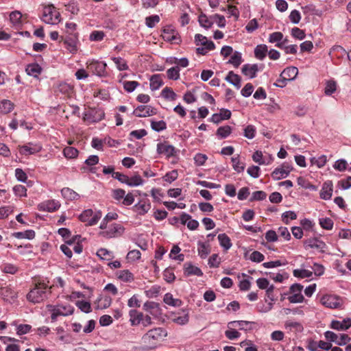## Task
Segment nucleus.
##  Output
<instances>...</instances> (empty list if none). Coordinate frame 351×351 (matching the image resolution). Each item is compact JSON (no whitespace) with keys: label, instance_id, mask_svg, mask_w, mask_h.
<instances>
[{"label":"nucleus","instance_id":"1","mask_svg":"<svg viewBox=\"0 0 351 351\" xmlns=\"http://www.w3.org/2000/svg\"><path fill=\"white\" fill-rule=\"evenodd\" d=\"M167 336V331L160 327L148 330L143 337L142 342L147 349H154Z\"/></svg>","mask_w":351,"mask_h":351},{"label":"nucleus","instance_id":"2","mask_svg":"<svg viewBox=\"0 0 351 351\" xmlns=\"http://www.w3.org/2000/svg\"><path fill=\"white\" fill-rule=\"evenodd\" d=\"M49 286L44 282H38L27 295L29 301L38 303L44 300L47 296V289Z\"/></svg>","mask_w":351,"mask_h":351},{"label":"nucleus","instance_id":"3","mask_svg":"<svg viewBox=\"0 0 351 351\" xmlns=\"http://www.w3.org/2000/svg\"><path fill=\"white\" fill-rule=\"evenodd\" d=\"M48 311L51 312V318L55 321L58 316H67L72 315L74 308L71 305H47Z\"/></svg>","mask_w":351,"mask_h":351},{"label":"nucleus","instance_id":"4","mask_svg":"<svg viewBox=\"0 0 351 351\" xmlns=\"http://www.w3.org/2000/svg\"><path fill=\"white\" fill-rule=\"evenodd\" d=\"M60 13L53 5L44 8L43 21L48 24H56L60 21Z\"/></svg>","mask_w":351,"mask_h":351},{"label":"nucleus","instance_id":"5","mask_svg":"<svg viewBox=\"0 0 351 351\" xmlns=\"http://www.w3.org/2000/svg\"><path fill=\"white\" fill-rule=\"evenodd\" d=\"M101 217V213L97 211L94 213L91 209L84 210L80 215V219L83 222H87L88 226L96 224Z\"/></svg>","mask_w":351,"mask_h":351},{"label":"nucleus","instance_id":"6","mask_svg":"<svg viewBox=\"0 0 351 351\" xmlns=\"http://www.w3.org/2000/svg\"><path fill=\"white\" fill-rule=\"evenodd\" d=\"M104 117V112L99 108H90L83 117V119L88 123L100 121Z\"/></svg>","mask_w":351,"mask_h":351},{"label":"nucleus","instance_id":"7","mask_svg":"<svg viewBox=\"0 0 351 351\" xmlns=\"http://www.w3.org/2000/svg\"><path fill=\"white\" fill-rule=\"evenodd\" d=\"M99 233V235L106 239H111L121 236L124 230L122 226L114 223Z\"/></svg>","mask_w":351,"mask_h":351},{"label":"nucleus","instance_id":"8","mask_svg":"<svg viewBox=\"0 0 351 351\" xmlns=\"http://www.w3.org/2000/svg\"><path fill=\"white\" fill-rule=\"evenodd\" d=\"M106 62L93 60L88 64L87 69L97 75L106 76Z\"/></svg>","mask_w":351,"mask_h":351},{"label":"nucleus","instance_id":"9","mask_svg":"<svg viewBox=\"0 0 351 351\" xmlns=\"http://www.w3.org/2000/svg\"><path fill=\"white\" fill-rule=\"evenodd\" d=\"M18 150L21 155L28 156L38 153L42 149L40 144L28 143L24 145H19Z\"/></svg>","mask_w":351,"mask_h":351},{"label":"nucleus","instance_id":"10","mask_svg":"<svg viewBox=\"0 0 351 351\" xmlns=\"http://www.w3.org/2000/svg\"><path fill=\"white\" fill-rule=\"evenodd\" d=\"M303 287L300 284H294L290 287V291L292 293L288 298L291 303H300L304 300V296L302 295L301 291Z\"/></svg>","mask_w":351,"mask_h":351},{"label":"nucleus","instance_id":"11","mask_svg":"<svg viewBox=\"0 0 351 351\" xmlns=\"http://www.w3.org/2000/svg\"><path fill=\"white\" fill-rule=\"evenodd\" d=\"M341 300L336 295H326L321 298V303L326 307L336 308L340 306Z\"/></svg>","mask_w":351,"mask_h":351},{"label":"nucleus","instance_id":"12","mask_svg":"<svg viewBox=\"0 0 351 351\" xmlns=\"http://www.w3.org/2000/svg\"><path fill=\"white\" fill-rule=\"evenodd\" d=\"M156 109L151 106H139L133 112V114L138 117H146L156 114Z\"/></svg>","mask_w":351,"mask_h":351},{"label":"nucleus","instance_id":"13","mask_svg":"<svg viewBox=\"0 0 351 351\" xmlns=\"http://www.w3.org/2000/svg\"><path fill=\"white\" fill-rule=\"evenodd\" d=\"M157 152L169 158L175 155V147L167 142L160 143L157 145Z\"/></svg>","mask_w":351,"mask_h":351},{"label":"nucleus","instance_id":"14","mask_svg":"<svg viewBox=\"0 0 351 351\" xmlns=\"http://www.w3.org/2000/svg\"><path fill=\"white\" fill-rule=\"evenodd\" d=\"M143 309L154 317H158L161 315V309L159 304L147 301L143 304Z\"/></svg>","mask_w":351,"mask_h":351},{"label":"nucleus","instance_id":"15","mask_svg":"<svg viewBox=\"0 0 351 351\" xmlns=\"http://www.w3.org/2000/svg\"><path fill=\"white\" fill-rule=\"evenodd\" d=\"M292 168L288 165H283L281 167L276 169L271 173V177L276 180L286 178L291 172Z\"/></svg>","mask_w":351,"mask_h":351},{"label":"nucleus","instance_id":"16","mask_svg":"<svg viewBox=\"0 0 351 351\" xmlns=\"http://www.w3.org/2000/svg\"><path fill=\"white\" fill-rule=\"evenodd\" d=\"M178 315L175 313H171V318L174 323L179 325H185L189 322V313L186 311L181 310Z\"/></svg>","mask_w":351,"mask_h":351},{"label":"nucleus","instance_id":"17","mask_svg":"<svg viewBox=\"0 0 351 351\" xmlns=\"http://www.w3.org/2000/svg\"><path fill=\"white\" fill-rule=\"evenodd\" d=\"M58 202L52 200H48L39 204L38 208L40 210L53 212L58 210L60 207Z\"/></svg>","mask_w":351,"mask_h":351},{"label":"nucleus","instance_id":"18","mask_svg":"<svg viewBox=\"0 0 351 351\" xmlns=\"http://www.w3.org/2000/svg\"><path fill=\"white\" fill-rule=\"evenodd\" d=\"M285 328L290 332L298 333L303 331V326L299 322L287 320L285 323Z\"/></svg>","mask_w":351,"mask_h":351},{"label":"nucleus","instance_id":"19","mask_svg":"<svg viewBox=\"0 0 351 351\" xmlns=\"http://www.w3.org/2000/svg\"><path fill=\"white\" fill-rule=\"evenodd\" d=\"M180 220L182 224H186L191 230H196L199 226V222L197 220L192 219L191 217L186 213L181 215Z\"/></svg>","mask_w":351,"mask_h":351},{"label":"nucleus","instance_id":"20","mask_svg":"<svg viewBox=\"0 0 351 351\" xmlns=\"http://www.w3.org/2000/svg\"><path fill=\"white\" fill-rule=\"evenodd\" d=\"M241 70H242V73L243 75H245V76L252 79V78L255 77L256 73L258 71V65L256 64H246L243 66Z\"/></svg>","mask_w":351,"mask_h":351},{"label":"nucleus","instance_id":"21","mask_svg":"<svg viewBox=\"0 0 351 351\" xmlns=\"http://www.w3.org/2000/svg\"><path fill=\"white\" fill-rule=\"evenodd\" d=\"M332 194V184L330 181L324 182L320 191V197L323 199H329Z\"/></svg>","mask_w":351,"mask_h":351},{"label":"nucleus","instance_id":"22","mask_svg":"<svg viewBox=\"0 0 351 351\" xmlns=\"http://www.w3.org/2000/svg\"><path fill=\"white\" fill-rule=\"evenodd\" d=\"M43 71L42 67L38 63H32L27 66L25 72L29 76L38 77Z\"/></svg>","mask_w":351,"mask_h":351},{"label":"nucleus","instance_id":"23","mask_svg":"<svg viewBox=\"0 0 351 351\" xmlns=\"http://www.w3.org/2000/svg\"><path fill=\"white\" fill-rule=\"evenodd\" d=\"M254 324V322H248V321H232L228 323V327H239L240 330H252V326Z\"/></svg>","mask_w":351,"mask_h":351},{"label":"nucleus","instance_id":"24","mask_svg":"<svg viewBox=\"0 0 351 351\" xmlns=\"http://www.w3.org/2000/svg\"><path fill=\"white\" fill-rule=\"evenodd\" d=\"M298 70L295 66H289L285 69L280 74V77L287 78L289 81L294 80L298 75Z\"/></svg>","mask_w":351,"mask_h":351},{"label":"nucleus","instance_id":"25","mask_svg":"<svg viewBox=\"0 0 351 351\" xmlns=\"http://www.w3.org/2000/svg\"><path fill=\"white\" fill-rule=\"evenodd\" d=\"M130 322L132 326H137L143 319V314L136 310H131L129 312Z\"/></svg>","mask_w":351,"mask_h":351},{"label":"nucleus","instance_id":"26","mask_svg":"<svg viewBox=\"0 0 351 351\" xmlns=\"http://www.w3.org/2000/svg\"><path fill=\"white\" fill-rule=\"evenodd\" d=\"M117 277L118 279L125 282H131L134 280L133 274L128 269L117 271Z\"/></svg>","mask_w":351,"mask_h":351},{"label":"nucleus","instance_id":"27","mask_svg":"<svg viewBox=\"0 0 351 351\" xmlns=\"http://www.w3.org/2000/svg\"><path fill=\"white\" fill-rule=\"evenodd\" d=\"M1 295L4 300L11 302L17 298V293L11 288L5 287L1 289Z\"/></svg>","mask_w":351,"mask_h":351},{"label":"nucleus","instance_id":"28","mask_svg":"<svg viewBox=\"0 0 351 351\" xmlns=\"http://www.w3.org/2000/svg\"><path fill=\"white\" fill-rule=\"evenodd\" d=\"M184 272L186 276L195 275L197 276H201L203 274L201 269L199 267L194 266L191 264L184 265Z\"/></svg>","mask_w":351,"mask_h":351},{"label":"nucleus","instance_id":"29","mask_svg":"<svg viewBox=\"0 0 351 351\" xmlns=\"http://www.w3.org/2000/svg\"><path fill=\"white\" fill-rule=\"evenodd\" d=\"M226 80L236 86L237 88L241 87V77L233 71H230L228 73V75L226 77Z\"/></svg>","mask_w":351,"mask_h":351},{"label":"nucleus","instance_id":"30","mask_svg":"<svg viewBox=\"0 0 351 351\" xmlns=\"http://www.w3.org/2000/svg\"><path fill=\"white\" fill-rule=\"evenodd\" d=\"M163 301L165 304L172 306H180L182 301L180 299L174 298L171 293H167L164 295Z\"/></svg>","mask_w":351,"mask_h":351},{"label":"nucleus","instance_id":"31","mask_svg":"<svg viewBox=\"0 0 351 351\" xmlns=\"http://www.w3.org/2000/svg\"><path fill=\"white\" fill-rule=\"evenodd\" d=\"M348 324H344L339 321L333 320L330 324V327L337 330H344L348 329L351 326V319L348 318Z\"/></svg>","mask_w":351,"mask_h":351},{"label":"nucleus","instance_id":"32","mask_svg":"<svg viewBox=\"0 0 351 351\" xmlns=\"http://www.w3.org/2000/svg\"><path fill=\"white\" fill-rule=\"evenodd\" d=\"M306 244L311 248L319 249L321 250H323L325 247L324 243L315 238L307 240L306 241Z\"/></svg>","mask_w":351,"mask_h":351},{"label":"nucleus","instance_id":"33","mask_svg":"<svg viewBox=\"0 0 351 351\" xmlns=\"http://www.w3.org/2000/svg\"><path fill=\"white\" fill-rule=\"evenodd\" d=\"M217 238L220 245L226 250H229L232 247L230 239L226 234H219Z\"/></svg>","mask_w":351,"mask_h":351},{"label":"nucleus","instance_id":"34","mask_svg":"<svg viewBox=\"0 0 351 351\" xmlns=\"http://www.w3.org/2000/svg\"><path fill=\"white\" fill-rule=\"evenodd\" d=\"M62 196L68 200H74L79 198V195L75 191L69 188H64L61 191Z\"/></svg>","mask_w":351,"mask_h":351},{"label":"nucleus","instance_id":"35","mask_svg":"<svg viewBox=\"0 0 351 351\" xmlns=\"http://www.w3.org/2000/svg\"><path fill=\"white\" fill-rule=\"evenodd\" d=\"M198 254L202 258H205L210 252V246L208 243H198Z\"/></svg>","mask_w":351,"mask_h":351},{"label":"nucleus","instance_id":"36","mask_svg":"<svg viewBox=\"0 0 351 351\" xmlns=\"http://www.w3.org/2000/svg\"><path fill=\"white\" fill-rule=\"evenodd\" d=\"M162 85V80L159 75H154L150 78V88L152 90H158Z\"/></svg>","mask_w":351,"mask_h":351},{"label":"nucleus","instance_id":"37","mask_svg":"<svg viewBox=\"0 0 351 351\" xmlns=\"http://www.w3.org/2000/svg\"><path fill=\"white\" fill-rule=\"evenodd\" d=\"M14 108V104L9 100H3L0 102V112L8 114Z\"/></svg>","mask_w":351,"mask_h":351},{"label":"nucleus","instance_id":"38","mask_svg":"<svg viewBox=\"0 0 351 351\" xmlns=\"http://www.w3.org/2000/svg\"><path fill=\"white\" fill-rule=\"evenodd\" d=\"M231 160L232 162V167L234 171L237 173H241L244 171L245 167V163L240 161L239 156L232 157Z\"/></svg>","mask_w":351,"mask_h":351},{"label":"nucleus","instance_id":"39","mask_svg":"<svg viewBox=\"0 0 351 351\" xmlns=\"http://www.w3.org/2000/svg\"><path fill=\"white\" fill-rule=\"evenodd\" d=\"M134 208L139 215H145L149 210L151 204L146 202H139L135 205Z\"/></svg>","mask_w":351,"mask_h":351},{"label":"nucleus","instance_id":"40","mask_svg":"<svg viewBox=\"0 0 351 351\" xmlns=\"http://www.w3.org/2000/svg\"><path fill=\"white\" fill-rule=\"evenodd\" d=\"M112 303V299L109 296H103L97 300V306L98 308L104 309L108 308Z\"/></svg>","mask_w":351,"mask_h":351},{"label":"nucleus","instance_id":"41","mask_svg":"<svg viewBox=\"0 0 351 351\" xmlns=\"http://www.w3.org/2000/svg\"><path fill=\"white\" fill-rule=\"evenodd\" d=\"M73 90V86L66 82H61L56 86V91L69 95Z\"/></svg>","mask_w":351,"mask_h":351},{"label":"nucleus","instance_id":"42","mask_svg":"<svg viewBox=\"0 0 351 351\" xmlns=\"http://www.w3.org/2000/svg\"><path fill=\"white\" fill-rule=\"evenodd\" d=\"M14 237L18 239H32L35 237V232L34 230H29L25 232H18L13 234Z\"/></svg>","mask_w":351,"mask_h":351},{"label":"nucleus","instance_id":"43","mask_svg":"<svg viewBox=\"0 0 351 351\" xmlns=\"http://www.w3.org/2000/svg\"><path fill=\"white\" fill-rule=\"evenodd\" d=\"M267 51V46L265 45H260L255 48L254 54L256 58L263 60L265 57Z\"/></svg>","mask_w":351,"mask_h":351},{"label":"nucleus","instance_id":"44","mask_svg":"<svg viewBox=\"0 0 351 351\" xmlns=\"http://www.w3.org/2000/svg\"><path fill=\"white\" fill-rule=\"evenodd\" d=\"M97 255L101 259L106 261L111 260L114 257L112 252L109 251L106 248L99 249L97 252Z\"/></svg>","mask_w":351,"mask_h":351},{"label":"nucleus","instance_id":"45","mask_svg":"<svg viewBox=\"0 0 351 351\" xmlns=\"http://www.w3.org/2000/svg\"><path fill=\"white\" fill-rule=\"evenodd\" d=\"M112 61L114 62V64L117 65V68L119 71H125L128 69V66L127 64L126 61L123 59L122 58L118 57V58H112Z\"/></svg>","mask_w":351,"mask_h":351},{"label":"nucleus","instance_id":"46","mask_svg":"<svg viewBox=\"0 0 351 351\" xmlns=\"http://www.w3.org/2000/svg\"><path fill=\"white\" fill-rule=\"evenodd\" d=\"M215 48V44L213 41H210L208 44L202 45L201 47L197 48V53L201 55H206L208 51Z\"/></svg>","mask_w":351,"mask_h":351},{"label":"nucleus","instance_id":"47","mask_svg":"<svg viewBox=\"0 0 351 351\" xmlns=\"http://www.w3.org/2000/svg\"><path fill=\"white\" fill-rule=\"evenodd\" d=\"M63 154L67 158H75L78 156V150L73 147H66L63 150Z\"/></svg>","mask_w":351,"mask_h":351},{"label":"nucleus","instance_id":"48","mask_svg":"<svg viewBox=\"0 0 351 351\" xmlns=\"http://www.w3.org/2000/svg\"><path fill=\"white\" fill-rule=\"evenodd\" d=\"M162 96L169 100L174 101L177 98V95L170 88L165 87L161 93Z\"/></svg>","mask_w":351,"mask_h":351},{"label":"nucleus","instance_id":"49","mask_svg":"<svg viewBox=\"0 0 351 351\" xmlns=\"http://www.w3.org/2000/svg\"><path fill=\"white\" fill-rule=\"evenodd\" d=\"M22 14L19 11L12 12L10 14V20L14 25H19L21 24Z\"/></svg>","mask_w":351,"mask_h":351},{"label":"nucleus","instance_id":"50","mask_svg":"<svg viewBox=\"0 0 351 351\" xmlns=\"http://www.w3.org/2000/svg\"><path fill=\"white\" fill-rule=\"evenodd\" d=\"M232 132V128L229 125H225L220 127L217 130V135L219 136L221 138H226Z\"/></svg>","mask_w":351,"mask_h":351},{"label":"nucleus","instance_id":"51","mask_svg":"<svg viewBox=\"0 0 351 351\" xmlns=\"http://www.w3.org/2000/svg\"><path fill=\"white\" fill-rule=\"evenodd\" d=\"M169 79L176 80L180 77V69L178 66H173L169 69L167 71Z\"/></svg>","mask_w":351,"mask_h":351},{"label":"nucleus","instance_id":"52","mask_svg":"<svg viewBox=\"0 0 351 351\" xmlns=\"http://www.w3.org/2000/svg\"><path fill=\"white\" fill-rule=\"evenodd\" d=\"M293 276L297 278H309L312 276L313 272L307 269H294Z\"/></svg>","mask_w":351,"mask_h":351},{"label":"nucleus","instance_id":"53","mask_svg":"<svg viewBox=\"0 0 351 351\" xmlns=\"http://www.w3.org/2000/svg\"><path fill=\"white\" fill-rule=\"evenodd\" d=\"M327 162V158L325 155L321 156L319 158H312L311 162L312 165H315L318 168L323 167Z\"/></svg>","mask_w":351,"mask_h":351},{"label":"nucleus","instance_id":"54","mask_svg":"<svg viewBox=\"0 0 351 351\" xmlns=\"http://www.w3.org/2000/svg\"><path fill=\"white\" fill-rule=\"evenodd\" d=\"M242 62L241 55L239 52L235 51L232 56L228 62L235 67H238Z\"/></svg>","mask_w":351,"mask_h":351},{"label":"nucleus","instance_id":"55","mask_svg":"<svg viewBox=\"0 0 351 351\" xmlns=\"http://www.w3.org/2000/svg\"><path fill=\"white\" fill-rule=\"evenodd\" d=\"M143 182V179L139 175H135L132 178H129L128 185L130 186H136L141 185Z\"/></svg>","mask_w":351,"mask_h":351},{"label":"nucleus","instance_id":"56","mask_svg":"<svg viewBox=\"0 0 351 351\" xmlns=\"http://www.w3.org/2000/svg\"><path fill=\"white\" fill-rule=\"evenodd\" d=\"M319 224L326 230H331L333 227L332 220L328 217L319 219Z\"/></svg>","mask_w":351,"mask_h":351},{"label":"nucleus","instance_id":"57","mask_svg":"<svg viewBox=\"0 0 351 351\" xmlns=\"http://www.w3.org/2000/svg\"><path fill=\"white\" fill-rule=\"evenodd\" d=\"M291 35L294 38L298 39V40H303L306 37V34L304 30L300 29L298 27H293L291 29Z\"/></svg>","mask_w":351,"mask_h":351},{"label":"nucleus","instance_id":"58","mask_svg":"<svg viewBox=\"0 0 351 351\" xmlns=\"http://www.w3.org/2000/svg\"><path fill=\"white\" fill-rule=\"evenodd\" d=\"M221 262V258L217 254H213L208 259V265L210 267H218Z\"/></svg>","mask_w":351,"mask_h":351},{"label":"nucleus","instance_id":"59","mask_svg":"<svg viewBox=\"0 0 351 351\" xmlns=\"http://www.w3.org/2000/svg\"><path fill=\"white\" fill-rule=\"evenodd\" d=\"M14 193L16 195L19 197H25L27 195V189L26 188L21 184L16 185L13 188Z\"/></svg>","mask_w":351,"mask_h":351},{"label":"nucleus","instance_id":"60","mask_svg":"<svg viewBox=\"0 0 351 351\" xmlns=\"http://www.w3.org/2000/svg\"><path fill=\"white\" fill-rule=\"evenodd\" d=\"M228 328L229 330H227L225 332L226 337L228 339L232 340L239 337L240 333L237 330H234L232 326H230V328Z\"/></svg>","mask_w":351,"mask_h":351},{"label":"nucleus","instance_id":"61","mask_svg":"<svg viewBox=\"0 0 351 351\" xmlns=\"http://www.w3.org/2000/svg\"><path fill=\"white\" fill-rule=\"evenodd\" d=\"M152 128L157 132L163 130L166 128V123L163 121H152Z\"/></svg>","mask_w":351,"mask_h":351},{"label":"nucleus","instance_id":"62","mask_svg":"<svg viewBox=\"0 0 351 351\" xmlns=\"http://www.w3.org/2000/svg\"><path fill=\"white\" fill-rule=\"evenodd\" d=\"M15 176L16 179L22 182H26L27 180V176L26 173L21 169H16L15 170Z\"/></svg>","mask_w":351,"mask_h":351},{"label":"nucleus","instance_id":"63","mask_svg":"<svg viewBox=\"0 0 351 351\" xmlns=\"http://www.w3.org/2000/svg\"><path fill=\"white\" fill-rule=\"evenodd\" d=\"M78 308L84 313H90L91 311L90 304L85 301H80L77 302Z\"/></svg>","mask_w":351,"mask_h":351},{"label":"nucleus","instance_id":"64","mask_svg":"<svg viewBox=\"0 0 351 351\" xmlns=\"http://www.w3.org/2000/svg\"><path fill=\"white\" fill-rule=\"evenodd\" d=\"M178 171L176 170H173L165 174V176L163 177L164 180L169 182L171 183L174 180H176L178 178Z\"/></svg>","mask_w":351,"mask_h":351}]
</instances>
